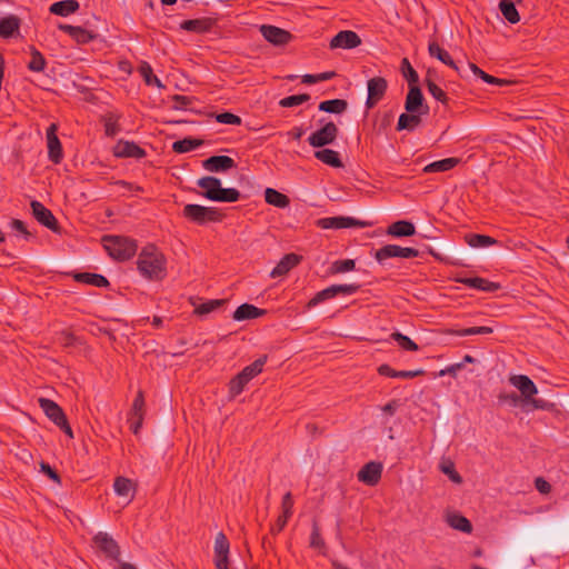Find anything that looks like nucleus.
<instances>
[{"mask_svg": "<svg viewBox=\"0 0 569 569\" xmlns=\"http://www.w3.org/2000/svg\"><path fill=\"white\" fill-rule=\"evenodd\" d=\"M139 272L148 279H161L166 274L164 256L153 246L144 247L137 260Z\"/></svg>", "mask_w": 569, "mask_h": 569, "instance_id": "obj_1", "label": "nucleus"}, {"mask_svg": "<svg viewBox=\"0 0 569 569\" xmlns=\"http://www.w3.org/2000/svg\"><path fill=\"white\" fill-rule=\"evenodd\" d=\"M106 251L118 260H127L131 258L137 249L136 243L121 236H107L102 239Z\"/></svg>", "mask_w": 569, "mask_h": 569, "instance_id": "obj_2", "label": "nucleus"}, {"mask_svg": "<svg viewBox=\"0 0 569 569\" xmlns=\"http://www.w3.org/2000/svg\"><path fill=\"white\" fill-rule=\"evenodd\" d=\"M509 381L519 390L522 406H531L535 408L541 407V401L535 399V396L538 393V389L529 377L523 375H513L510 377Z\"/></svg>", "mask_w": 569, "mask_h": 569, "instance_id": "obj_3", "label": "nucleus"}, {"mask_svg": "<svg viewBox=\"0 0 569 569\" xmlns=\"http://www.w3.org/2000/svg\"><path fill=\"white\" fill-rule=\"evenodd\" d=\"M266 362V357L256 360L250 366L246 367L238 376H236L230 382V392L234 397L239 395L244 386L258 373L261 372L262 367Z\"/></svg>", "mask_w": 569, "mask_h": 569, "instance_id": "obj_4", "label": "nucleus"}, {"mask_svg": "<svg viewBox=\"0 0 569 569\" xmlns=\"http://www.w3.org/2000/svg\"><path fill=\"white\" fill-rule=\"evenodd\" d=\"M338 128L333 122L326 123L321 129L313 132L309 138V143L315 148H321L331 144L337 137Z\"/></svg>", "mask_w": 569, "mask_h": 569, "instance_id": "obj_5", "label": "nucleus"}, {"mask_svg": "<svg viewBox=\"0 0 569 569\" xmlns=\"http://www.w3.org/2000/svg\"><path fill=\"white\" fill-rule=\"evenodd\" d=\"M183 212L186 217L198 223H203L209 220H217L219 218L218 211L214 208L199 204H187L183 209Z\"/></svg>", "mask_w": 569, "mask_h": 569, "instance_id": "obj_6", "label": "nucleus"}, {"mask_svg": "<svg viewBox=\"0 0 569 569\" xmlns=\"http://www.w3.org/2000/svg\"><path fill=\"white\" fill-rule=\"evenodd\" d=\"M213 550L216 568L228 569L229 542L222 532L217 533Z\"/></svg>", "mask_w": 569, "mask_h": 569, "instance_id": "obj_7", "label": "nucleus"}, {"mask_svg": "<svg viewBox=\"0 0 569 569\" xmlns=\"http://www.w3.org/2000/svg\"><path fill=\"white\" fill-rule=\"evenodd\" d=\"M418 256V250L412 248H402L396 244H387L376 252V259L383 262L386 259L400 257L412 258Z\"/></svg>", "mask_w": 569, "mask_h": 569, "instance_id": "obj_8", "label": "nucleus"}, {"mask_svg": "<svg viewBox=\"0 0 569 569\" xmlns=\"http://www.w3.org/2000/svg\"><path fill=\"white\" fill-rule=\"evenodd\" d=\"M317 224L322 229H341L351 227H365L366 222L351 217H330L319 219Z\"/></svg>", "mask_w": 569, "mask_h": 569, "instance_id": "obj_9", "label": "nucleus"}, {"mask_svg": "<svg viewBox=\"0 0 569 569\" xmlns=\"http://www.w3.org/2000/svg\"><path fill=\"white\" fill-rule=\"evenodd\" d=\"M357 289H358V287L355 284L331 286V287L318 292L317 296L310 300L308 306L313 307L321 301H325L327 299H330V298L337 296L338 293L351 295V293L356 292Z\"/></svg>", "mask_w": 569, "mask_h": 569, "instance_id": "obj_10", "label": "nucleus"}, {"mask_svg": "<svg viewBox=\"0 0 569 569\" xmlns=\"http://www.w3.org/2000/svg\"><path fill=\"white\" fill-rule=\"evenodd\" d=\"M361 42L358 34L350 30L340 31L337 33L330 42V47L332 49L335 48H341V49H352L359 46Z\"/></svg>", "mask_w": 569, "mask_h": 569, "instance_id": "obj_11", "label": "nucleus"}, {"mask_svg": "<svg viewBox=\"0 0 569 569\" xmlns=\"http://www.w3.org/2000/svg\"><path fill=\"white\" fill-rule=\"evenodd\" d=\"M405 108L407 112L427 113L428 107L423 106V97L417 86H410L406 98Z\"/></svg>", "mask_w": 569, "mask_h": 569, "instance_id": "obj_12", "label": "nucleus"}, {"mask_svg": "<svg viewBox=\"0 0 569 569\" xmlns=\"http://www.w3.org/2000/svg\"><path fill=\"white\" fill-rule=\"evenodd\" d=\"M260 31L263 38L274 46L286 44L291 36L288 31L273 27V26H261Z\"/></svg>", "mask_w": 569, "mask_h": 569, "instance_id": "obj_13", "label": "nucleus"}, {"mask_svg": "<svg viewBox=\"0 0 569 569\" xmlns=\"http://www.w3.org/2000/svg\"><path fill=\"white\" fill-rule=\"evenodd\" d=\"M31 209H32V214L40 223H42L43 226H46L47 228H49L51 230H54V231L57 230L56 218L53 217L51 211H49L47 208L43 207L42 203H40L38 201H32Z\"/></svg>", "mask_w": 569, "mask_h": 569, "instance_id": "obj_14", "label": "nucleus"}, {"mask_svg": "<svg viewBox=\"0 0 569 569\" xmlns=\"http://www.w3.org/2000/svg\"><path fill=\"white\" fill-rule=\"evenodd\" d=\"M382 465L371 461L367 463L358 473L359 480L367 485H376L381 477Z\"/></svg>", "mask_w": 569, "mask_h": 569, "instance_id": "obj_15", "label": "nucleus"}, {"mask_svg": "<svg viewBox=\"0 0 569 569\" xmlns=\"http://www.w3.org/2000/svg\"><path fill=\"white\" fill-rule=\"evenodd\" d=\"M39 405L41 409L44 411L46 416L50 420H52L57 426L63 425L66 416L62 412L61 408L56 402L46 398H40Z\"/></svg>", "mask_w": 569, "mask_h": 569, "instance_id": "obj_16", "label": "nucleus"}, {"mask_svg": "<svg viewBox=\"0 0 569 569\" xmlns=\"http://www.w3.org/2000/svg\"><path fill=\"white\" fill-rule=\"evenodd\" d=\"M113 154L119 158H140L144 154V151L133 142L120 140L113 147Z\"/></svg>", "mask_w": 569, "mask_h": 569, "instance_id": "obj_17", "label": "nucleus"}, {"mask_svg": "<svg viewBox=\"0 0 569 569\" xmlns=\"http://www.w3.org/2000/svg\"><path fill=\"white\" fill-rule=\"evenodd\" d=\"M387 88V82L382 78H372L368 81L367 107L371 108L380 99Z\"/></svg>", "mask_w": 569, "mask_h": 569, "instance_id": "obj_18", "label": "nucleus"}, {"mask_svg": "<svg viewBox=\"0 0 569 569\" xmlns=\"http://www.w3.org/2000/svg\"><path fill=\"white\" fill-rule=\"evenodd\" d=\"M114 492L127 500V503L131 501L134 496L136 485L132 480L124 477H117L113 483Z\"/></svg>", "mask_w": 569, "mask_h": 569, "instance_id": "obj_19", "label": "nucleus"}, {"mask_svg": "<svg viewBox=\"0 0 569 569\" xmlns=\"http://www.w3.org/2000/svg\"><path fill=\"white\" fill-rule=\"evenodd\" d=\"M198 186L201 187L203 196L210 200L217 201L221 188V181L214 177H203L198 180Z\"/></svg>", "mask_w": 569, "mask_h": 569, "instance_id": "obj_20", "label": "nucleus"}, {"mask_svg": "<svg viewBox=\"0 0 569 569\" xmlns=\"http://www.w3.org/2000/svg\"><path fill=\"white\" fill-rule=\"evenodd\" d=\"M207 170L211 172L226 171L234 166V161L227 156L210 157L203 162Z\"/></svg>", "mask_w": 569, "mask_h": 569, "instance_id": "obj_21", "label": "nucleus"}, {"mask_svg": "<svg viewBox=\"0 0 569 569\" xmlns=\"http://www.w3.org/2000/svg\"><path fill=\"white\" fill-rule=\"evenodd\" d=\"M94 542L107 556L112 558L117 557L118 547L109 535L104 532H98L94 536Z\"/></svg>", "mask_w": 569, "mask_h": 569, "instance_id": "obj_22", "label": "nucleus"}, {"mask_svg": "<svg viewBox=\"0 0 569 569\" xmlns=\"http://www.w3.org/2000/svg\"><path fill=\"white\" fill-rule=\"evenodd\" d=\"M299 262V257L289 253L284 256L280 262L274 267V269L271 271L270 276L272 278L284 276L291 268H293Z\"/></svg>", "mask_w": 569, "mask_h": 569, "instance_id": "obj_23", "label": "nucleus"}, {"mask_svg": "<svg viewBox=\"0 0 569 569\" xmlns=\"http://www.w3.org/2000/svg\"><path fill=\"white\" fill-rule=\"evenodd\" d=\"M387 232L393 237H408L416 233V228L411 222L400 220L390 224Z\"/></svg>", "mask_w": 569, "mask_h": 569, "instance_id": "obj_24", "label": "nucleus"}, {"mask_svg": "<svg viewBox=\"0 0 569 569\" xmlns=\"http://www.w3.org/2000/svg\"><path fill=\"white\" fill-rule=\"evenodd\" d=\"M429 53H430L431 57L437 58L442 63L449 66L450 68L455 69L456 71H458L459 73L462 74V71L456 64V62L451 59L450 54L446 50L440 48L437 43L431 42L429 44Z\"/></svg>", "mask_w": 569, "mask_h": 569, "instance_id": "obj_25", "label": "nucleus"}, {"mask_svg": "<svg viewBox=\"0 0 569 569\" xmlns=\"http://www.w3.org/2000/svg\"><path fill=\"white\" fill-rule=\"evenodd\" d=\"M446 521L453 529L460 530L462 532H471L472 527L467 518L456 512H448L446 516Z\"/></svg>", "mask_w": 569, "mask_h": 569, "instance_id": "obj_26", "label": "nucleus"}, {"mask_svg": "<svg viewBox=\"0 0 569 569\" xmlns=\"http://www.w3.org/2000/svg\"><path fill=\"white\" fill-rule=\"evenodd\" d=\"M79 9V3L76 0H63L54 2L50 7V12L53 14L67 17Z\"/></svg>", "mask_w": 569, "mask_h": 569, "instance_id": "obj_27", "label": "nucleus"}, {"mask_svg": "<svg viewBox=\"0 0 569 569\" xmlns=\"http://www.w3.org/2000/svg\"><path fill=\"white\" fill-rule=\"evenodd\" d=\"M423 113L419 112H407L402 113L399 117L397 129L398 130H413L421 121V116Z\"/></svg>", "mask_w": 569, "mask_h": 569, "instance_id": "obj_28", "label": "nucleus"}, {"mask_svg": "<svg viewBox=\"0 0 569 569\" xmlns=\"http://www.w3.org/2000/svg\"><path fill=\"white\" fill-rule=\"evenodd\" d=\"M263 311L256 308L252 305H241L233 313V319L237 321H242L247 319H252L259 317Z\"/></svg>", "mask_w": 569, "mask_h": 569, "instance_id": "obj_29", "label": "nucleus"}, {"mask_svg": "<svg viewBox=\"0 0 569 569\" xmlns=\"http://www.w3.org/2000/svg\"><path fill=\"white\" fill-rule=\"evenodd\" d=\"M315 157L320 161L325 162L335 168H340L342 166L338 152L331 149H322L315 152Z\"/></svg>", "mask_w": 569, "mask_h": 569, "instance_id": "obj_30", "label": "nucleus"}, {"mask_svg": "<svg viewBox=\"0 0 569 569\" xmlns=\"http://www.w3.org/2000/svg\"><path fill=\"white\" fill-rule=\"evenodd\" d=\"M264 198L268 203L278 208H284L289 203V199L284 194L271 188L266 189Z\"/></svg>", "mask_w": 569, "mask_h": 569, "instance_id": "obj_31", "label": "nucleus"}, {"mask_svg": "<svg viewBox=\"0 0 569 569\" xmlns=\"http://www.w3.org/2000/svg\"><path fill=\"white\" fill-rule=\"evenodd\" d=\"M499 8L503 17L511 23L519 21V13L511 0H501Z\"/></svg>", "mask_w": 569, "mask_h": 569, "instance_id": "obj_32", "label": "nucleus"}, {"mask_svg": "<svg viewBox=\"0 0 569 569\" xmlns=\"http://www.w3.org/2000/svg\"><path fill=\"white\" fill-rule=\"evenodd\" d=\"M459 160L457 158H447L443 160L435 161L425 167L426 172H438V171H447L453 168Z\"/></svg>", "mask_w": 569, "mask_h": 569, "instance_id": "obj_33", "label": "nucleus"}, {"mask_svg": "<svg viewBox=\"0 0 569 569\" xmlns=\"http://www.w3.org/2000/svg\"><path fill=\"white\" fill-rule=\"evenodd\" d=\"M466 241L472 248H487L496 243V240L485 234H468Z\"/></svg>", "mask_w": 569, "mask_h": 569, "instance_id": "obj_34", "label": "nucleus"}, {"mask_svg": "<svg viewBox=\"0 0 569 569\" xmlns=\"http://www.w3.org/2000/svg\"><path fill=\"white\" fill-rule=\"evenodd\" d=\"M459 281L482 291H493L498 288L496 283L488 282L482 278H462Z\"/></svg>", "mask_w": 569, "mask_h": 569, "instance_id": "obj_35", "label": "nucleus"}, {"mask_svg": "<svg viewBox=\"0 0 569 569\" xmlns=\"http://www.w3.org/2000/svg\"><path fill=\"white\" fill-rule=\"evenodd\" d=\"M347 108V102L345 100L335 99L327 100L320 103L319 109L325 112L340 113L345 111Z\"/></svg>", "mask_w": 569, "mask_h": 569, "instance_id": "obj_36", "label": "nucleus"}, {"mask_svg": "<svg viewBox=\"0 0 569 569\" xmlns=\"http://www.w3.org/2000/svg\"><path fill=\"white\" fill-rule=\"evenodd\" d=\"M76 279L96 287H104L108 284V280L103 276L96 273H78L76 274Z\"/></svg>", "mask_w": 569, "mask_h": 569, "instance_id": "obj_37", "label": "nucleus"}, {"mask_svg": "<svg viewBox=\"0 0 569 569\" xmlns=\"http://www.w3.org/2000/svg\"><path fill=\"white\" fill-rule=\"evenodd\" d=\"M439 469L448 476L453 482L461 483L462 478L459 476V473L455 470V463L449 459H441L439 463Z\"/></svg>", "mask_w": 569, "mask_h": 569, "instance_id": "obj_38", "label": "nucleus"}, {"mask_svg": "<svg viewBox=\"0 0 569 569\" xmlns=\"http://www.w3.org/2000/svg\"><path fill=\"white\" fill-rule=\"evenodd\" d=\"M200 144H201L200 140L186 138L183 140L173 142L172 148L174 151H177L179 153H183V152H188V151L196 149Z\"/></svg>", "mask_w": 569, "mask_h": 569, "instance_id": "obj_39", "label": "nucleus"}, {"mask_svg": "<svg viewBox=\"0 0 569 569\" xmlns=\"http://www.w3.org/2000/svg\"><path fill=\"white\" fill-rule=\"evenodd\" d=\"M19 22L16 17H7L0 21V34L3 37L11 36L18 29Z\"/></svg>", "mask_w": 569, "mask_h": 569, "instance_id": "obj_40", "label": "nucleus"}, {"mask_svg": "<svg viewBox=\"0 0 569 569\" xmlns=\"http://www.w3.org/2000/svg\"><path fill=\"white\" fill-rule=\"evenodd\" d=\"M379 372L381 375H387L391 377H398V378H413L422 373V370H415V371H395L390 367L383 365L379 368Z\"/></svg>", "mask_w": 569, "mask_h": 569, "instance_id": "obj_41", "label": "nucleus"}, {"mask_svg": "<svg viewBox=\"0 0 569 569\" xmlns=\"http://www.w3.org/2000/svg\"><path fill=\"white\" fill-rule=\"evenodd\" d=\"M469 69L473 72L475 76L481 78L487 83L499 84V86L508 83L507 80L498 79V78L487 74L486 72H483L481 69H479L473 63H469Z\"/></svg>", "mask_w": 569, "mask_h": 569, "instance_id": "obj_42", "label": "nucleus"}, {"mask_svg": "<svg viewBox=\"0 0 569 569\" xmlns=\"http://www.w3.org/2000/svg\"><path fill=\"white\" fill-rule=\"evenodd\" d=\"M46 66V60L43 56L36 49L31 50V60L28 63V67L36 72H40L43 70Z\"/></svg>", "mask_w": 569, "mask_h": 569, "instance_id": "obj_43", "label": "nucleus"}, {"mask_svg": "<svg viewBox=\"0 0 569 569\" xmlns=\"http://www.w3.org/2000/svg\"><path fill=\"white\" fill-rule=\"evenodd\" d=\"M49 157L54 162H58L61 158V146L58 137H51L48 141Z\"/></svg>", "mask_w": 569, "mask_h": 569, "instance_id": "obj_44", "label": "nucleus"}, {"mask_svg": "<svg viewBox=\"0 0 569 569\" xmlns=\"http://www.w3.org/2000/svg\"><path fill=\"white\" fill-rule=\"evenodd\" d=\"M401 71L410 86H416V82L418 81V73L413 70L407 59L402 60Z\"/></svg>", "mask_w": 569, "mask_h": 569, "instance_id": "obj_45", "label": "nucleus"}, {"mask_svg": "<svg viewBox=\"0 0 569 569\" xmlns=\"http://www.w3.org/2000/svg\"><path fill=\"white\" fill-rule=\"evenodd\" d=\"M218 197L219 198L217 199V201L234 202L239 199L240 193L236 189H232V188L223 189L221 187Z\"/></svg>", "mask_w": 569, "mask_h": 569, "instance_id": "obj_46", "label": "nucleus"}, {"mask_svg": "<svg viewBox=\"0 0 569 569\" xmlns=\"http://www.w3.org/2000/svg\"><path fill=\"white\" fill-rule=\"evenodd\" d=\"M310 99V96L309 94H297V96H290V97H287V98H283L281 101H280V106L282 107H295V106H298V104H301L306 101H308Z\"/></svg>", "mask_w": 569, "mask_h": 569, "instance_id": "obj_47", "label": "nucleus"}, {"mask_svg": "<svg viewBox=\"0 0 569 569\" xmlns=\"http://www.w3.org/2000/svg\"><path fill=\"white\" fill-rule=\"evenodd\" d=\"M223 303H224V300H211V301L199 305L196 308V312L199 315H207V313L218 309Z\"/></svg>", "mask_w": 569, "mask_h": 569, "instance_id": "obj_48", "label": "nucleus"}, {"mask_svg": "<svg viewBox=\"0 0 569 569\" xmlns=\"http://www.w3.org/2000/svg\"><path fill=\"white\" fill-rule=\"evenodd\" d=\"M142 421H143V411H138V412H134L132 409L129 413V422H130V428L131 430L133 431V433H138L141 426H142Z\"/></svg>", "mask_w": 569, "mask_h": 569, "instance_id": "obj_49", "label": "nucleus"}, {"mask_svg": "<svg viewBox=\"0 0 569 569\" xmlns=\"http://www.w3.org/2000/svg\"><path fill=\"white\" fill-rule=\"evenodd\" d=\"M392 338L399 343L400 347L407 350H417L418 346L407 336L400 332L392 333Z\"/></svg>", "mask_w": 569, "mask_h": 569, "instance_id": "obj_50", "label": "nucleus"}, {"mask_svg": "<svg viewBox=\"0 0 569 569\" xmlns=\"http://www.w3.org/2000/svg\"><path fill=\"white\" fill-rule=\"evenodd\" d=\"M140 71H141V74L143 77L144 81L148 84H157L158 87L161 86L160 80L156 76H153L152 69L149 64H147V63L142 64L140 68Z\"/></svg>", "mask_w": 569, "mask_h": 569, "instance_id": "obj_51", "label": "nucleus"}, {"mask_svg": "<svg viewBox=\"0 0 569 569\" xmlns=\"http://www.w3.org/2000/svg\"><path fill=\"white\" fill-rule=\"evenodd\" d=\"M78 43H87L93 38V34L89 31L77 27L71 36Z\"/></svg>", "mask_w": 569, "mask_h": 569, "instance_id": "obj_52", "label": "nucleus"}, {"mask_svg": "<svg viewBox=\"0 0 569 569\" xmlns=\"http://www.w3.org/2000/svg\"><path fill=\"white\" fill-rule=\"evenodd\" d=\"M181 27L189 31H202L207 28V24L201 20H187L181 24Z\"/></svg>", "mask_w": 569, "mask_h": 569, "instance_id": "obj_53", "label": "nucleus"}, {"mask_svg": "<svg viewBox=\"0 0 569 569\" xmlns=\"http://www.w3.org/2000/svg\"><path fill=\"white\" fill-rule=\"evenodd\" d=\"M217 120L227 124H239L241 122V119L238 116L229 112L218 114Z\"/></svg>", "mask_w": 569, "mask_h": 569, "instance_id": "obj_54", "label": "nucleus"}, {"mask_svg": "<svg viewBox=\"0 0 569 569\" xmlns=\"http://www.w3.org/2000/svg\"><path fill=\"white\" fill-rule=\"evenodd\" d=\"M355 268V261L353 260H343V261H337L333 263V271L335 272H347Z\"/></svg>", "mask_w": 569, "mask_h": 569, "instance_id": "obj_55", "label": "nucleus"}, {"mask_svg": "<svg viewBox=\"0 0 569 569\" xmlns=\"http://www.w3.org/2000/svg\"><path fill=\"white\" fill-rule=\"evenodd\" d=\"M491 332H492V329L490 327H473V328L465 329V330L458 332V335H460V336L488 335Z\"/></svg>", "mask_w": 569, "mask_h": 569, "instance_id": "obj_56", "label": "nucleus"}, {"mask_svg": "<svg viewBox=\"0 0 569 569\" xmlns=\"http://www.w3.org/2000/svg\"><path fill=\"white\" fill-rule=\"evenodd\" d=\"M429 92L432 94L433 98L437 100L443 101L445 100V92L432 81H428L427 83Z\"/></svg>", "mask_w": 569, "mask_h": 569, "instance_id": "obj_57", "label": "nucleus"}, {"mask_svg": "<svg viewBox=\"0 0 569 569\" xmlns=\"http://www.w3.org/2000/svg\"><path fill=\"white\" fill-rule=\"evenodd\" d=\"M40 469L42 472H44L50 479H52L56 482H60V478L57 475V472L46 462L40 463Z\"/></svg>", "mask_w": 569, "mask_h": 569, "instance_id": "obj_58", "label": "nucleus"}, {"mask_svg": "<svg viewBox=\"0 0 569 569\" xmlns=\"http://www.w3.org/2000/svg\"><path fill=\"white\" fill-rule=\"evenodd\" d=\"M463 368V363H455V365H451L449 367H447L446 369H442L441 371H439V376H445V375H451V376H456L457 372L459 370H461Z\"/></svg>", "mask_w": 569, "mask_h": 569, "instance_id": "obj_59", "label": "nucleus"}, {"mask_svg": "<svg viewBox=\"0 0 569 569\" xmlns=\"http://www.w3.org/2000/svg\"><path fill=\"white\" fill-rule=\"evenodd\" d=\"M536 488L541 492V493H548L550 491V485L542 478H537L536 479Z\"/></svg>", "mask_w": 569, "mask_h": 569, "instance_id": "obj_60", "label": "nucleus"}, {"mask_svg": "<svg viewBox=\"0 0 569 569\" xmlns=\"http://www.w3.org/2000/svg\"><path fill=\"white\" fill-rule=\"evenodd\" d=\"M12 224V228L22 232L24 234L26 238H29L30 237V232L27 231L26 227H24V223L20 220H12L11 222Z\"/></svg>", "mask_w": 569, "mask_h": 569, "instance_id": "obj_61", "label": "nucleus"}, {"mask_svg": "<svg viewBox=\"0 0 569 569\" xmlns=\"http://www.w3.org/2000/svg\"><path fill=\"white\" fill-rule=\"evenodd\" d=\"M143 405H144V402H143L142 393L139 392V395H138L137 399L134 400L131 409L134 412L143 411Z\"/></svg>", "mask_w": 569, "mask_h": 569, "instance_id": "obj_62", "label": "nucleus"}, {"mask_svg": "<svg viewBox=\"0 0 569 569\" xmlns=\"http://www.w3.org/2000/svg\"><path fill=\"white\" fill-rule=\"evenodd\" d=\"M283 515L289 516L291 510V496L287 493L283 498Z\"/></svg>", "mask_w": 569, "mask_h": 569, "instance_id": "obj_63", "label": "nucleus"}, {"mask_svg": "<svg viewBox=\"0 0 569 569\" xmlns=\"http://www.w3.org/2000/svg\"><path fill=\"white\" fill-rule=\"evenodd\" d=\"M118 132V127L116 123L111 121L106 122V133L110 137L114 136Z\"/></svg>", "mask_w": 569, "mask_h": 569, "instance_id": "obj_64", "label": "nucleus"}]
</instances>
